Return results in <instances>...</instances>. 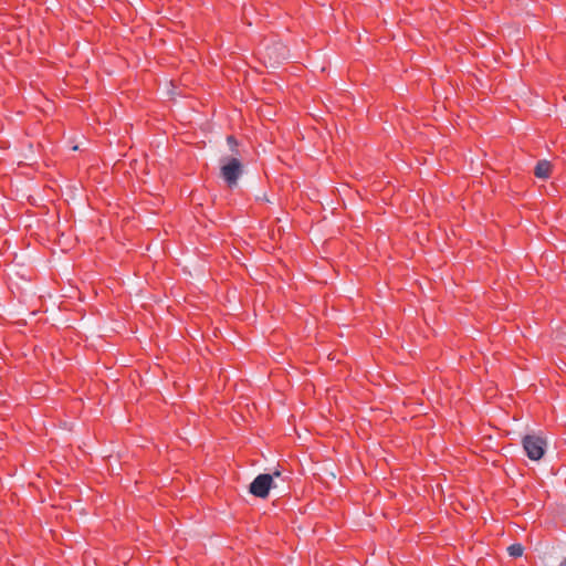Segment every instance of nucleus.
<instances>
[{"label": "nucleus", "instance_id": "1", "mask_svg": "<svg viewBox=\"0 0 566 566\" xmlns=\"http://www.w3.org/2000/svg\"><path fill=\"white\" fill-rule=\"evenodd\" d=\"M221 165V177L229 187H233L238 184V180L243 171V166L237 157L224 156L220 159Z\"/></svg>", "mask_w": 566, "mask_h": 566}, {"label": "nucleus", "instance_id": "2", "mask_svg": "<svg viewBox=\"0 0 566 566\" xmlns=\"http://www.w3.org/2000/svg\"><path fill=\"white\" fill-rule=\"evenodd\" d=\"M523 448L526 455L533 460L538 461L543 458L546 449V441L535 434H526L522 440Z\"/></svg>", "mask_w": 566, "mask_h": 566}, {"label": "nucleus", "instance_id": "3", "mask_svg": "<svg viewBox=\"0 0 566 566\" xmlns=\"http://www.w3.org/2000/svg\"><path fill=\"white\" fill-rule=\"evenodd\" d=\"M273 488V476L269 473H261L250 483L249 492L255 497L265 499Z\"/></svg>", "mask_w": 566, "mask_h": 566}, {"label": "nucleus", "instance_id": "4", "mask_svg": "<svg viewBox=\"0 0 566 566\" xmlns=\"http://www.w3.org/2000/svg\"><path fill=\"white\" fill-rule=\"evenodd\" d=\"M551 167L552 165L548 160H538L534 174L539 179H547L549 177Z\"/></svg>", "mask_w": 566, "mask_h": 566}, {"label": "nucleus", "instance_id": "5", "mask_svg": "<svg viewBox=\"0 0 566 566\" xmlns=\"http://www.w3.org/2000/svg\"><path fill=\"white\" fill-rule=\"evenodd\" d=\"M524 547L521 544H512L507 547V553L512 557H521L523 555Z\"/></svg>", "mask_w": 566, "mask_h": 566}, {"label": "nucleus", "instance_id": "6", "mask_svg": "<svg viewBox=\"0 0 566 566\" xmlns=\"http://www.w3.org/2000/svg\"><path fill=\"white\" fill-rule=\"evenodd\" d=\"M227 142L231 146H235L237 145V140H235V138L233 136H228Z\"/></svg>", "mask_w": 566, "mask_h": 566}, {"label": "nucleus", "instance_id": "7", "mask_svg": "<svg viewBox=\"0 0 566 566\" xmlns=\"http://www.w3.org/2000/svg\"><path fill=\"white\" fill-rule=\"evenodd\" d=\"M560 566H566V558L562 562Z\"/></svg>", "mask_w": 566, "mask_h": 566}]
</instances>
